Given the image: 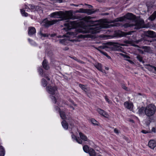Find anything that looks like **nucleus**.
Returning <instances> with one entry per match:
<instances>
[{"mask_svg": "<svg viewBox=\"0 0 156 156\" xmlns=\"http://www.w3.org/2000/svg\"><path fill=\"white\" fill-rule=\"evenodd\" d=\"M51 17L60 18L61 20H55L51 21L48 20L47 19H44L42 21L43 26L46 27H48L57 22L61 20H66L69 19H77L76 16H73L72 11H68L65 12L59 11L51 13L50 15Z\"/></svg>", "mask_w": 156, "mask_h": 156, "instance_id": "obj_1", "label": "nucleus"}, {"mask_svg": "<svg viewBox=\"0 0 156 156\" xmlns=\"http://www.w3.org/2000/svg\"><path fill=\"white\" fill-rule=\"evenodd\" d=\"M92 18L90 16H86L83 19L87 23H90L92 25L87 27V30H86L85 33H91L92 34H97L99 33L100 30L102 28H108L113 26H118L119 25V23L115 24L114 25L105 24L102 26L100 25L98 21H93L91 20Z\"/></svg>", "mask_w": 156, "mask_h": 156, "instance_id": "obj_2", "label": "nucleus"}, {"mask_svg": "<svg viewBox=\"0 0 156 156\" xmlns=\"http://www.w3.org/2000/svg\"><path fill=\"white\" fill-rule=\"evenodd\" d=\"M126 19L132 20V23H126L124 25L125 28L129 27H133L134 29H138L143 27L144 21L142 20L135 21V16L133 14L128 13L123 16L118 18L115 19L110 21V23H114L119 21H122L125 20Z\"/></svg>", "mask_w": 156, "mask_h": 156, "instance_id": "obj_3", "label": "nucleus"}, {"mask_svg": "<svg viewBox=\"0 0 156 156\" xmlns=\"http://www.w3.org/2000/svg\"><path fill=\"white\" fill-rule=\"evenodd\" d=\"M156 107L153 104H150L145 107V114L147 116L145 122L146 124L149 125L153 120L152 116L155 114Z\"/></svg>", "mask_w": 156, "mask_h": 156, "instance_id": "obj_4", "label": "nucleus"}, {"mask_svg": "<svg viewBox=\"0 0 156 156\" xmlns=\"http://www.w3.org/2000/svg\"><path fill=\"white\" fill-rule=\"evenodd\" d=\"M144 34L145 36L146 37L151 38H156V34L153 31L151 30L146 31L144 32Z\"/></svg>", "mask_w": 156, "mask_h": 156, "instance_id": "obj_5", "label": "nucleus"}, {"mask_svg": "<svg viewBox=\"0 0 156 156\" xmlns=\"http://www.w3.org/2000/svg\"><path fill=\"white\" fill-rule=\"evenodd\" d=\"M46 90L49 94L52 95L55 94L56 91L57 90L56 87H52L48 86L46 87Z\"/></svg>", "mask_w": 156, "mask_h": 156, "instance_id": "obj_6", "label": "nucleus"}, {"mask_svg": "<svg viewBox=\"0 0 156 156\" xmlns=\"http://www.w3.org/2000/svg\"><path fill=\"white\" fill-rule=\"evenodd\" d=\"M76 12L81 13H85L89 14H91L95 12V11H92L91 10L88 9H80L79 10L77 11Z\"/></svg>", "mask_w": 156, "mask_h": 156, "instance_id": "obj_7", "label": "nucleus"}, {"mask_svg": "<svg viewBox=\"0 0 156 156\" xmlns=\"http://www.w3.org/2000/svg\"><path fill=\"white\" fill-rule=\"evenodd\" d=\"M36 32L35 29L33 27H29L28 28V34L30 36L34 34Z\"/></svg>", "mask_w": 156, "mask_h": 156, "instance_id": "obj_8", "label": "nucleus"}, {"mask_svg": "<svg viewBox=\"0 0 156 156\" xmlns=\"http://www.w3.org/2000/svg\"><path fill=\"white\" fill-rule=\"evenodd\" d=\"M132 32H133V31H130L128 32H125L120 31L118 32V34L119 37H122L126 36L127 35L131 34V33Z\"/></svg>", "mask_w": 156, "mask_h": 156, "instance_id": "obj_9", "label": "nucleus"}, {"mask_svg": "<svg viewBox=\"0 0 156 156\" xmlns=\"http://www.w3.org/2000/svg\"><path fill=\"white\" fill-rule=\"evenodd\" d=\"M146 66H147L146 68L150 71H153V72H156V67L150 64H147Z\"/></svg>", "mask_w": 156, "mask_h": 156, "instance_id": "obj_10", "label": "nucleus"}, {"mask_svg": "<svg viewBox=\"0 0 156 156\" xmlns=\"http://www.w3.org/2000/svg\"><path fill=\"white\" fill-rule=\"evenodd\" d=\"M149 147L151 149H154L156 146V143L154 140H151L148 143Z\"/></svg>", "mask_w": 156, "mask_h": 156, "instance_id": "obj_11", "label": "nucleus"}, {"mask_svg": "<svg viewBox=\"0 0 156 156\" xmlns=\"http://www.w3.org/2000/svg\"><path fill=\"white\" fill-rule=\"evenodd\" d=\"M125 107L128 109H130L133 107V104L132 103H129L128 101L125 102L124 104Z\"/></svg>", "mask_w": 156, "mask_h": 156, "instance_id": "obj_12", "label": "nucleus"}, {"mask_svg": "<svg viewBox=\"0 0 156 156\" xmlns=\"http://www.w3.org/2000/svg\"><path fill=\"white\" fill-rule=\"evenodd\" d=\"M43 67L46 70H48L49 68V67L48 64V62L46 59H44L42 62Z\"/></svg>", "mask_w": 156, "mask_h": 156, "instance_id": "obj_13", "label": "nucleus"}, {"mask_svg": "<svg viewBox=\"0 0 156 156\" xmlns=\"http://www.w3.org/2000/svg\"><path fill=\"white\" fill-rule=\"evenodd\" d=\"M94 66L99 71L102 73H105V70L103 71L101 65L99 63H98L94 65Z\"/></svg>", "mask_w": 156, "mask_h": 156, "instance_id": "obj_14", "label": "nucleus"}, {"mask_svg": "<svg viewBox=\"0 0 156 156\" xmlns=\"http://www.w3.org/2000/svg\"><path fill=\"white\" fill-rule=\"evenodd\" d=\"M142 48L144 49V51L145 52L151 53L152 50L150 47L143 46Z\"/></svg>", "mask_w": 156, "mask_h": 156, "instance_id": "obj_15", "label": "nucleus"}, {"mask_svg": "<svg viewBox=\"0 0 156 156\" xmlns=\"http://www.w3.org/2000/svg\"><path fill=\"white\" fill-rule=\"evenodd\" d=\"M97 111L99 113L102 115L104 117H106L107 116V114L106 112L103 110L101 109L100 108H98L97 109Z\"/></svg>", "mask_w": 156, "mask_h": 156, "instance_id": "obj_16", "label": "nucleus"}, {"mask_svg": "<svg viewBox=\"0 0 156 156\" xmlns=\"http://www.w3.org/2000/svg\"><path fill=\"white\" fill-rule=\"evenodd\" d=\"M79 135L81 139L84 141H87V137L83 133L80 132L79 133Z\"/></svg>", "mask_w": 156, "mask_h": 156, "instance_id": "obj_17", "label": "nucleus"}, {"mask_svg": "<svg viewBox=\"0 0 156 156\" xmlns=\"http://www.w3.org/2000/svg\"><path fill=\"white\" fill-rule=\"evenodd\" d=\"M120 55L122 56L123 58H125V59L127 61H128L129 62H130L131 63H133V62H132V61L129 60L128 59V58H130V57L128 56L127 55H126L123 54L122 53H120Z\"/></svg>", "mask_w": 156, "mask_h": 156, "instance_id": "obj_18", "label": "nucleus"}, {"mask_svg": "<svg viewBox=\"0 0 156 156\" xmlns=\"http://www.w3.org/2000/svg\"><path fill=\"white\" fill-rule=\"evenodd\" d=\"M62 124L63 127L65 129H67L68 128V123L65 120H63L62 122Z\"/></svg>", "mask_w": 156, "mask_h": 156, "instance_id": "obj_19", "label": "nucleus"}, {"mask_svg": "<svg viewBox=\"0 0 156 156\" xmlns=\"http://www.w3.org/2000/svg\"><path fill=\"white\" fill-rule=\"evenodd\" d=\"M88 153L90 156H96V153L94 150L92 148L90 149Z\"/></svg>", "mask_w": 156, "mask_h": 156, "instance_id": "obj_20", "label": "nucleus"}, {"mask_svg": "<svg viewBox=\"0 0 156 156\" xmlns=\"http://www.w3.org/2000/svg\"><path fill=\"white\" fill-rule=\"evenodd\" d=\"M156 18V11H155L153 14L148 19L151 21H153Z\"/></svg>", "mask_w": 156, "mask_h": 156, "instance_id": "obj_21", "label": "nucleus"}, {"mask_svg": "<svg viewBox=\"0 0 156 156\" xmlns=\"http://www.w3.org/2000/svg\"><path fill=\"white\" fill-rule=\"evenodd\" d=\"M60 115L61 118L63 119H66L65 113L63 111H59Z\"/></svg>", "mask_w": 156, "mask_h": 156, "instance_id": "obj_22", "label": "nucleus"}, {"mask_svg": "<svg viewBox=\"0 0 156 156\" xmlns=\"http://www.w3.org/2000/svg\"><path fill=\"white\" fill-rule=\"evenodd\" d=\"M145 107H142L140 108L139 109L138 112L139 114L141 115L144 113H145Z\"/></svg>", "mask_w": 156, "mask_h": 156, "instance_id": "obj_23", "label": "nucleus"}, {"mask_svg": "<svg viewBox=\"0 0 156 156\" xmlns=\"http://www.w3.org/2000/svg\"><path fill=\"white\" fill-rule=\"evenodd\" d=\"M4 149L2 146H1L0 147V156H4Z\"/></svg>", "mask_w": 156, "mask_h": 156, "instance_id": "obj_24", "label": "nucleus"}, {"mask_svg": "<svg viewBox=\"0 0 156 156\" xmlns=\"http://www.w3.org/2000/svg\"><path fill=\"white\" fill-rule=\"evenodd\" d=\"M83 149L84 151L86 153L88 152L90 150L88 146L87 145L84 146L83 147Z\"/></svg>", "mask_w": 156, "mask_h": 156, "instance_id": "obj_25", "label": "nucleus"}, {"mask_svg": "<svg viewBox=\"0 0 156 156\" xmlns=\"http://www.w3.org/2000/svg\"><path fill=\"white\" fill-rule=\"evenodd\" d=\"M41 82L42 84L43 87H45L47 86V83L45 79H43L42 80Z\"/></svg>", "mask_w": 156, "mask_h": 156, "instance_id": "obj_26", "label": "nucleus"}, {"mask_svg": "<svg viewBox=\"0 0 156 156\" xmlns=\"http://www.w3.org/2000/svg\"><path fill=\"white\" fill-rule=\"evenodd\" d=\"M21 12L23 16L26 17L28 16V14L26 13L25 11L23 9H21Z\"/></svg>", "mask_w": 156, "mask_h": 156, "instance_id": "obj_27", "label": "nucleus"}, {"mask_svg": "<svg viewBox=\"0 0 156 156\" xmlns=\"http://www.w3.org/2000/svg\"><path fill=\"white\" fill-rule=\"evenodd\" d=\"M137 59L140 62H142L144 63V62L143 60V58L139 55H138L136 57Z\"/></svg>", "mask_w": 156, "mask_h": 156, "instance_id": "obj_28", "label": "nucleus"}, {"mask_svg": "<svg viewBox=\"0 0 156 156\" xmlns=\"http://www.w3.org/2000/svg\"><path fill=\"white\" fill-rule=\"evenodd\" d=\"M79 86L84 91H85L87 90V89L84 85L80 84L79 85Z\"/></svg>", "mask_w": 156, "mask_h": 156, "instance_id": "obj_29", "label": "nucleus"}, {"mask_svg": "<svg viewBox=\"0 0 156 156\" xmlns=\"http://www.w3.org/2000/svg\"><path fill=\"white\" fill-rule=\"evenodd\" d=\"M75 22L74 21H73L69 23H66L64 24V25L65 26H67V27H69L70 26L69 25L71 24V25H73L74 23Z\"/></svg>", "mask_w": 156, "mask_h": 156, "instance_id": "obj_30", "label": "nucleus"}, {"mask_svg": "<svg viewBox=\"0 0 156 156\" xmlns=\"http://www.w3.org/2000/svg\"><path fill=\"white\" fill-rule=\"evenodd\" d=\"M38 71L39 74L42 77H44V75H43V70L42 68H40L38 69Z\"/></svg>", "mask_w": 156, "mask_h": 156, "instance_id": "obj_31", "label": "nucleus"}, {"mask_svg": "<svg viewBox=\"0 0 156 156\" xmlns=\"http://www.w3.org/2000/svg\"><path fill=\"white\" fill-rule=\"evenodd\" d=\"M91 122L92 124L94 125H98L97 123L98 122L94 119H91Z\"/></svg>", "mask_w": 156, "mask_h": 156, "instance_id": "obj_32", "label": "nucleus"}, {"mask_svg": "<svg viewBox=\"0 0 156 156\" xmlns=\"http://www.w3.org/2000/svg\"><path fill=\"white\" fill-rule=\"evenodd\" d=\"M105 100H106V101H107L108 102L109 104H112V101H111L110 100L108 99V97L107 96H105Z\"/></svg>", "mask_w": 156, "mask_h": 156, "instance_id": "obj_33", "label": "nucleus"}, {"mask_svg": "<svg viewBox=\"0 0 156 156\" xmlns=\"http://www.w3.org/2000/svg\"><path fill=\"white\" fill-rule=\"evenodd\" d=\"M76 141L79 144H81L82 143V141L79 137L76 138Z\"/></svg>", "mask_w": 156, "mask_h": 156, "instance_id": "obj_34", "label": "nucleus"}, {"mask_svg": "<svg viewBox=\"0 0 156 156\" xmlns=\"http://www.w3.org/2000/svg\"><path fill=\"white\" fill-rule=\"evenodd\" d=\"M51 98L53 101H54V103H55L56 102V98L54 96H51Z\"/></svg>", "mask_w": 156, "mask_h": 156, "instance_id": "obj_35", "label": "nucleus"}, {"mask_svg": "<svg viewBox=\"0 0 156 156\" xmlns=\"http://www.w3.org/2000/svg\"><path fill=\"white\" fill-rule=\"evenodd\" d=\"M40 34L42 36H43V37H48L49 34H43L41 33H40Z\"/></svg>", "mask_w": 156, "mask_h": 156, "instance_id": "obj_36", "label": "nucleus"}, {"mask_svg": "<svg viewBox=\"0 0 156 156\" xmlns=\"http://www.w3.org/2000/svg\"><path fill=\"white\" fill-rule=\"evenodd\" d=\"M29 7L30 9H36L37 7L35 6L32 5H29Z\"/></svg>", "mask_w": 156, "mask_h": 156, "instance_id": "obj_37", "label": "nucleus"}, {"mask_svg": "<svg viewBox=\"0 0 156 156\" xmlns=\"http://www.w3.org/2000/svg\"><path fill=\"white\" fill-rule=\"evenodd\" d=\"M66 41V40L65 39H60L59 40V42L61 44H64Z\"/></svg>", "mask_w": 156, "mask_h": 156, "instance_id": "obj_38", "label": "nucleus"}, {"mask_svg": "<svg viewBox=\"0 0 156 156\" xmlns=\"http://www.w3.org/2000/svg\"><path fill=\"white\" fill-rule=\"evenodd\" d=\"M122 88L124 89V90H126L127 91H129V90L128 89L127 87H126L124 85H122Z\"/></svg>", "mask_w": 156, "mask_h": 156, "instance_id": "obj_39", "label": "nucleus"}, {"mask_svg": "<svg viewBox=\"0 0 156 156\" xmlns=\"http://www.w3.org/2000/svg\"><path fill=\"white\" fill-rule=\"evenodd\" d=\"M124 42L126 44H131L132 42L131 41H125Z\"/></svg>", "mask_w": 156, "mask_h": 156, "instance_id": "obj_40", "label": "nucleus"}, {"mask_svg": "<svg viewBox=\"0 0 156 156\" xmlns=\"http://www.w3.org/2000/svg\"><path fill=\"white\" fill-rule=\"evenodd\" d=\"M145 41H147V44H148V45H150V43L152 41H151V40H145Z\"/></svg>", "mask_w": 156, "mask_h": 156, "instance_id": "obj_41", "label": "nucleus"}, {"mask_svg": "<svg viewBox=\"0 0 156 156\" xmlns=\"http://www.w3.org/2000/svg\"><path fill=\"white\" fill-rule=\"evenodd\" d=\"M114 132L118 134L119 133L118 130L116 128L114 129Z\"/></svg>", "mask_w": 156, "mask_h": 156, "instance_id": "obj_42", "label": "nucleus"}, {"mask_svg": "<svg viewBox=\"0 0 156 156\" xmlns=\"http://www.w3.org/2000/svg\"><path fill=\"white\" fill-rule=\"evenodd\" d=\"M72 137L73 139L75 140H76V138H77L76 137V136L74 135H72Z\"/></svg>", "mask_w": 156, "mask_h": 156, "instance_id": "obj_43", "label": "nucleus"}, {"mask_svg": "<svg viewBox=\"0 0 156 156\" xmlns=\"http://www.w3.org/2000/svg\"><path fill=\"white\" fill-rule=\"evenodd\" d=\"M151 131H152V132H154V133H156V129L154 127H153L152 128V130H151Z\"/></svg>", "mask_w": 156, "mask_h": 156, "instance_id": "obj_44", "label": "nucleus"}, {"mask_svg": "<svg viewBox=\"0 0 156 156\" xmlns=\"http://www.w3.org/2000/svg\"><path fill=\"white\" fill-rule=\"evenodd\" d=\"M101 53H102V54H104L106 56H108V55L105 52H103L102 51H101Z\"/></svg>", "mask_w": 156, "mask_h": 156, "instance_id": "obj_45", "label": "nucleus"}, {"mask_svg": "<svg viewBox=\"0 0 156 156\" xmlns=\"http://www.w3.org/2000/svg\"><path fill=\"white\" fill-rule=\"evenodd\" d=\"M71 58L75 60L77 62L78 61V59L76 58V57H71Z\"/></svg>", "mask_w": 156, "mask_h": 156, "instance_id": "obj_46", "label": "nucleus"}, {"mask_svg": "<svg viewBox=\"0 0 156 156\" xmlns=\"http://www.w3.org/2000/svg\"><path fill=\"white\" fill-rule=\"evenodd\" d=\"M55 108L56 109V110L57 111H58L59 112V111H60V109L57 106H56L55 107Z\"/></svg>", "mask_w": 156, "mask_h": 156, "instance_id": "obj_47", "label": "nucleus"}, {"mask_svg": "<svg viewBox=\"0 0 156 156\" xmlns=\"http://www.w3.org/2000/svg\"><path fill=\"white\" fill-rule=\"evenodd\" d=\"M78 62L81 63V64H84L85 62L81 60H78V61H77Z\"/></svg>", "mask_w": 156, "mask_h": 156, "instance_id": "obj_48", "label": "nucleus"}, {"mask_svg": "<svg viewBox=\"0 0 156 156\" xmlns=\"http://www.w3.org/2000/svg\"><path fill=\"white\" fill-rule=\"evenodd\" d=\"M44 76L48 80H49L50 79L47 76H45V75H44Z\"/></svg>", "mask_w": 156, "mask_h": 156, "instance_id": "obj_49", "label": "nucleus"}, {"mask_svg": "<svg viewBox=\"0 0 156 156\" xmlns=\"http://www.w3.org/2000/svg\"><path fill=\"white\" fill-rule=\"evenodd\" d=\"M96 1L100 2H104L105 1L104 0H96Z\"/></svg>", "mask_w": 156, "mask_h": 156, "instance_id": "obj_50", "label": "nucleus"}, {"mask_svg": "<svg viewBox=\"0 0 156 156\" xmlns=\"http://www.w3.org/2000/svg\"><path fill=\"white\" fill-rule=\"evenodd\" d=\"M57 2H59V3H61L62 2V0H56Z\"/></svg>", "mask_w": 156, "mask_h": 156, "instance_id": "obj_51", "label": "nucleus"}, {"mask_svg": "<svg viewBox=\"0 0 156 156\" xmlns=\"http://www.w3.org/2000/svg\"><path fill=\"white\" fill-rule=\"evenodd\" d=\"M71 102L75 106H76V104H75L74 103V102L73 101H71Z\"/></svg>", "mask_w": 156, "mask_h": 156, "instance_id": "obj_52", "label": "nucleus"}, {"mask_svg": "<svg viewBox=\"0 0 156 156\" xmlns=\"http://www.w3.org/2000/svg\"><path fill=\"white\" fill-rule=\"evenodd\" d=\"M85 5H88V8H89L92 7V6L90 5H87V4H85Z\"/></svg>", "mask_w": 156, "mask_h": 156, "instance_id": "obj_53", "label": "nucleus"}, {"mask_svg": "<svg viewBox=\"0 0 156 156\" xmlns=\"http://www.w3.org/2000/svg\"><path fill=\"white\" fill-rule=\"evenodd\" d=\"M69 49V48L67 47H65L64 49V50H67Z\"/></svg>", "mask_w": 156, "mask_h": 156, "instance_id": "obj_54", "label": "nucleus"}, {"mask_svg": "<svg viewBox=\"0 0 156 156\" xmlns=\"http://www.w3.org/2000/svg\"><path fill=\"white\" fill-rule=\"evenodd\" d=\"M55 34H51V37H53L55 36Z\"/></svg>", "mask_w": 156, "mask_h": 156, "instance_id": "obj_55", "label": "nucleus"}, {"mask_svg": "<svg viewBox=\"0 0 156 156\" xmlns=\"http://www.w3.org/2000/svg\"><path fill=\"white\" fill-rule=\"evenodd\" d=\"M69 107H70V108H72L73 110H74V107H73V106L70 105L69 106Z\"/></svg>", "mask_w": 156, "mask_h": 156, "instance_id": "obj_56", "label": "nucleus"}, {"mask_svg": "<svg viewBox=\"0 0 156 156\" xmlns=\"http://www.w3.org/2000/svg\"><path fill=\"white\" fill-rule=\"evenodd\" d=\"M72 5H74V6H78V5H74V4H73Z\"/></svg>", "mask_w": 156, "mask_h": 156, "instance_id": "obj_57", "label": "nucleus"}, {"mask_svg": "<svg viewBox=\"0 0 156 156\" xmlns=\"http://www.w3.org/2000/svg\"><path fill=\"white\" fill-rule=\"evenodd\" d=\"M28 41L30 42L31 41H32V40L30 39H28Z\"/></svg>", "mask_w": 156, "mask_h": 156, "instance_id": "obj_58", "label": "nucleus"}, {"mask_svg": "<svg viewBox=\"0 0 156 156\" xmlns=\"http://www.w3.org/2000/svg\"><path fill=\"white\" fill-rule=\"evenodd\" d=\"M130 121L133 122H134L133 120H130Z\"/></svg>", "mask_w": 156, "mask_h": 156, "instance_id": "obj_59", "label": "nucleus"}, {"mask_svg": "<svg viewBox=\"0 0 156 156\" xmlns=\"http://www.w3.org/2000/svg\"><path fill=\"white\" fill-rule=\"evenodd\" d=\"M144 130H143L142 131V132H143V133H145V132H144Z\"/></svg>", "mask_w": 156, "mask_h": 156, "instance_id": "obj_60", "label": "nucleus"}, {"mask_svg": "<svg viewBox=\"0 0 156 156\" xmlns=\"http://www.w3.org/2000/svg\"><path fill=\"white\" fill-rule=\"evenodd\" d=\"M107 57L108 58H110V57L108 55V56H107Z\"/></svg>", "mask_w": 156, "mask_h": 156, "instance_id": "obj_61", "label": "nucleus"}, {"mask_svg": "<svg viewBox=\"0 0 156 156\" xmlns=\"http://www.w3.org/2000/svg\"><path fill=\"white\" fill-rule=\"evenodd\" d=\"M107 57L108 58H110V57L108 55V56H107Z\"/></svg>", "mask_w": 156, "mask_h": 156, "instance_id": "obj_62", "label": "nucleus"}, {"mask_svg": "<svg viewBox=\"0 0 156 156\" xmlns=\"http://www.w3.org/2000/svg\"><path fill=\"white\" fill-rule=\"evenodd\" d=\"M138 94L139 95H141V93H138Z\"/></svg>", "mask_w": 156, "mask_h": 156, "instance_id": "obj_63", "label": "nucleus"}, {"mask_svg": "<svg viewBox=\"0 0 156 156\" xmlns=\"http://www.w3.org/2000/svg\"><path fill=\"white\" fill-rule=\"evenodd\" d=\"M141 52L142 54H144V52L143 51H142Z\"/></svg>", "mask_w": 156, "mask_h": 156, "instance_id": "obj_64", "label": "nucleus"}]
</instances>
